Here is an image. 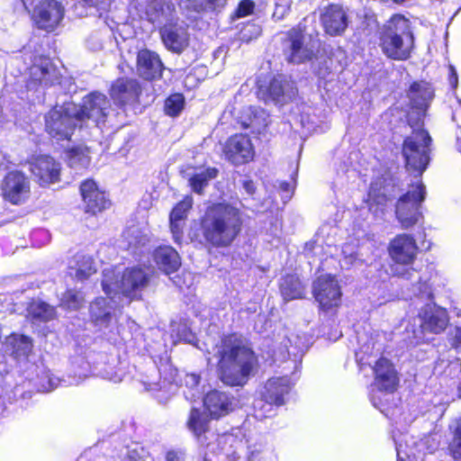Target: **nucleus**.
<instances>
[{"mask_svg":"<svg viewBox=\"0 0 461 461\" xmlns=\"http://www.w3.org/2000/svg\"><path fill=\"white\" fill-rule=\"evenodd\" d=\"M243 212L230 202L209 204L198 218L195 236L208 250L229 249L242 233Z\"/></svg>","mask_w":461,"mask_h":461,"instance_id":"f257e3e1","label":"nucleus"},{"mask_svg":"<svg viewBox=\"0 0 461 461\" xmlns=\"http://www.w3.org/2000/svg\"><path fill=\"white\" fill-rule=\"evenodd\" d=\"M216 348V373L225 385L243 387L258 372V357L242 335L237 332L224 334Z\"/></svg>","mask_w":461,"mask_h":461,"instance_id":"f03ea898","label":"nucleus"},{"mask_svg":"<svg viewBox=\"0 0 461 461\" xmlns=\"http://www.w3.org/2000/svg\"><path fill=\"white\" fill-rule=\"evenodd\" d=\"M377 44L385 58L394 61L409 60L415 50V35L411 20L403 14H393L376 33Z\"/></svg>","mask_w":461,"mask_h":461,"instance_id":"7ed1b4c3","label":"nucleus"},{"mask_svg":"<svg viewBox=\"0 0 461 461\" xmlns=\"http://www.w3.org/2000/svg\"><path fill=\"white\" fill-rule=\"evenodd\" d=\"M432 142L423 124L413 128L411 134L403 138L401 154L407 171L417 173L420 177L422 176L431 161Z\"/></svg>","mask_w":461,"mask_h":461,"instance_id":"20e7f679","label":"nucleus"},{"mask_svg":"<svg viewBox=\"0 0 461 461\" xmlns=\"http://www.w3.org/2000/svg\"><path fill=\"white\" fill-rule=\"evenodd\" d=\"M426 185L421 179L408 185V190L395 203V217L404 230L416 225L423 218L421 207L426 199Z\"/></svg>","mask_w":461,"mask_h":461,"instance_id":"39448f33","label":"nucleus"},{"mask_svg":"<svg viewBox=\"0 0 461 461\" xmlns=\"http://www.w3.org/2000/svg\"><path fill=\"white\" fill-rule=\"evenodd\" d=\"M75 114L76 103L52 106L44 115L45 131L58 141L70 140L78 122Z\"/></svg>","mask_w":461,"mask_h":461,"instance_id":"423d86ee","label":"nucleus"},{"mask_svg":"<svg viewBox=\"0 0 461 461\" xmlns=\"http://www.w3.org/2000/svg\"><path fill=\"white\" fill-rule=\"evenodd\" d=\"M221 157L233 167L248 165L255 160L256 148L248 133L229 136L221 146Z\"/></svg>","mask_w":461,"mask_h":461,"instance_id":"0eeeda50","label":"nucleus"},{"mask_svg":"<svg viewBox=\"0 0 461 461\" xmlns=\"http://www.w3.org/2000/svg\"><path fill=\"white\" fill-rule=\"evenodd\" d=\"M399 190V180L390 173L377 176L369 186L367 198L366 200L369 211L384 212L388 204L393 200V193Z\"/></svg>","mask_w":461,"mask_h":461,"instance_id":"6e6552de","label":"nucleus"},{"mask_svg":"<svg viewBox=\"0 0 461 461\" xmlns=\"http://www.w3.org/2000/svg\"><path fill=\"white\" fill-rule=\"evenodd\" d=\"M29 171L41 187H49L61 180V163L50 154H39L27 160Z\"/></svg>","mask_w":461,"mask_h":461,"instance_id":"1a4fd4ad","label":"nucleus"},{"mask_svg":"<svg viewBox=\"0 0 461 461\" xmlns=\"http://www.w3.org/2000/svg\"><path fill=\"white\" fill-rule=\"evenodd\" d=\"M110 108V101L104 94L92 91L82 98L80 104H76L75 116L78 122L92 120L98 125L106 122Z\"/></svg>","mask_w":461,"mask_h":461,"instance_id":"9d476101","label":"nucleus"},{"mask_svg":"<svg viewBox=\"0 0 461 461\" xmlns=\"http://www.w3.org/2000/svg\"><path fill=\"white\" fill-rule=\"evenodd\" d=\"M83 211L89 216H97L112 206L107 193L93 178H86L79 185Z\"/></svg>","mask_w":461,"mask_h":461,"instance_id":"9b49d317","label":"nucleus"},{"mask_svg":"<svg viewBox=\"0 0 461 461\" xmlns=\"http://www.w3.org/2000/svg\"><path fill=\"white\" fill-rule=\"evenodd\" d=\"M4 200L14 205L24 203L31 195V183L28 176L21 170L8 171L1 184Z\"/></svg>","mask_w":461,"mask_h":461,"instance_id":"f8f14e48","label":"nucleus"},{"mask_svg":"<svg viewBox=\"0 0 461 461\" xmlns=\"http://www.w3.org/2000/svg\"><path fill=\"white\" fill-rule=\"evenodd\" d=\"M312 294L319 303V309L329 312L338 308L341 302V289L335 276L330 274L317 277L312 288Z\"/></svg>","mask_w":461,"mask_h":461,"instance_id":"ddd939ff","label":"nucleus"},{"mask_svg":"<svg viewBox=\"0 0 461 461\" xmlns=\"http://www.w3.org/2000/svg\"><path fill=\"white\" fill-rule=\"evenodd\" d=\"M387 252L394 264L411 267L417 259L420 249L413 235L399 233L390 240Z\"/></svg>","mask_w":461,"mask_h":461,"instance_id":"4468645a","label":"nucleus"},{"mask_svg":"<svg viewBox=\"0 0 461 461\" xmlns=\"http://www.w3.org/2000/svg\"><path fill=\"white\" fill-rule=\"evenodd\" d=\"M64 14L63 5L57 0H41L33 7L31 19L39 30L50 32L59 25Z\"/></svg>","mask_w":461,"mask_h":461,"instance_id":"2eb2a0df","label":"nucleus"},{"mask_svg":"<svg viewBox=\"0 0 461 461\" xmlns=\"http://www.w3.org/2000/svg\"><path fill=\"white\" fill-rule=\"evenodd\" d=\"M108 94L116 106L125 108L140 104L142 86L136 78L120 77L112 82Z\"/></svg>","mask_w":461,"mask_h":461,"instance_id":"dca6fc26","label":"nucleus"},{"mask_svg":"<svg viewBox=\"0 0 461 461\" xmlns=\"http://www.w3.org/2000/svg\"><path fill=\"white\" fill-rule=\"evenodd\" d=\"M149 283V275L140 266L125 267L122 273L119 289L130 301L140 300L142 291Z\"/></svg>","mask_w":461,"mask_h":461,"instance_id":"f3484780","label":"nucleus"},{"mask_svg":"<svg viewBox=\"0 0 461 461\" xmlns=\"http://www.w3.org/2000/svg\"><path fill=\"white\" fill-rule=\"evenodd\" d=\"M56 68L50 58L44 54H36L28 68V84L32 86H52Z\"/></svg>","mask_w":461,"mask_h":461,"instance_id":"a211bd4d","label":"nucleus"},{"mask_svg":"<svg viewBox=\"0 0 461 461\" xmlns=\"http://www.w3.org/2000/svg\"><path fill=\"white\" fill-rule=\"evenodd\" d=\"M203 405L211 419L220 420L235 410V397L218 389H212L205 393Z\"/></svg>","mask_w":461,"mask_h":461,"instance_id":"6ab92c4d","label":"nucleus"},{"mask_svg":"<svg viewBox=\"0 0 461 461\" xmlns=\"http://www.w3.org/2000/svg\"><path fill=\"white\" fill-rule=\"evenodd\" d=\"M374 382L380 392L393 393L399 387V375L393 363L384 357H380L373 367Z\"/></svg>","mask_w":461,"mask_h":461,"instance_id":"aec40b11","label":"nucleus"},{"mask_svg":"<svg viewBox=\"0 0 461 461\" xmlns=\"http://www.w3.org/2000/svg\"><path fill=\"white\" fill-rule=\"evenodd\" d=\"M284 42L286 44L284 49L285 60L289 64H302L311 59L310 52L304 43V33L298 27H293L285 33Z\"/></svg>","mask_w":461,"mask_h":461,"instance_id":"412c9836","label":"nucleus"},{"mask_svg":"<svg viewBox=\"0 0 461 461\" xmlns=\"http://www.w3.org/2000/svg\"><path fill=\"white\" fill-rule=\"evenodd\" d=\"M161 41L167 50L180 54L189 45V34L176 22H167L158 29Z\"/></svg>","mask_w":461,"mask_h":461,"instance_id":"4be33fe9","label":"nucleus"},{"mask_svg":"<svg viewBox=\"0 0 461 461\" xmlns=\"http://www.w3.org/2000/svg\"><path fill=\"white\" fill-rule=\"evenodd\" d=\"M136 68L139 76L147 81L161 78L165 68L159 55L148 49L138 51Z\"/></svg>","mask_w":461,"mask_h":461,"instance_id":"5701e85b","label":"nucleus"},{"mask_svg":"<svg viewBox=\"0 0 461 461\" xmlns=\"http://www.w3.org/2000/svg\"><path fill=\"white\" fill-rule=\"evenodd\" d=\"M291 391L290 380L286 376L267 379L260 392V399L267 404L280 407L285 404V397Z\"/></svg>","mask_w":461,"mask_h":461,"instance_id":"b1692460","label":"nucleus"},{"mask_svg":"<svg viewBox=\"0 0 461 461\" xmlns=\"http://www.w3.org/2000/svg\"><path fill=\"white\" fill-rule=\"evenodd\" d=\"M324 32L330 36H341L348 25V15L341 5L330 4L321 15Z\"/></svg>","mask_w":461,"mask_h":461,"instance_id":"393cba45","label":"nucleus"},{"mask_svg":"<svg viewBox=\"0 0 461 461\" xmlns=\"http://www.w3.org/2000/svg\"><path fill=\"white\" fill-rule=\"evenodd\" d=\"M419 317L421 321V329L433 334L443 332L447 327L449 321L445 309L431 305L424 307L420 312Z\"/></svg>","mask_w":461,"mask_h":461,"instance_id":"a878e982","label":"nucleus"},{"mask_svg":"<svg viewBox=\"0 0 461 461\" xmlns=\"http://www.w3.org/2000/svg\"><path fill=\"white\" fill-rule=\"evenodd\" d=\"M152 258L158 268L166 275L176 273L181 267L179 253L169 245H159L155 248Z\"/></svg>","mask_w":461,"mask_h":461,"instance_id":"bb28decb","label":"nucleus"},{"mask_svg":"<svg viewBox=\"0 0 461 461\" xmlns=\"http://www.w3.org/2000/svg\"><path fill=\"white\" fill-rule=\"evenodd\" d=\"M210 416H205L199 408L192 407L186 420L187 429L198 441L206 447L209 446L206 433L210 431Z\"/></svg>","mask_w":461,"mask_h":461,"instance_id":"cd10ccee","label":"nucleus"},{"mask_svg":"<svg viewBox=\"0 0 461 461\" xmlns=\"http://www.w3.org/2000/svg\"><path fill=\"white\" fill-rule=\"evenodd\" d=\"M243 447V440L231 433H223L216 438V450L224 455L228 461L240 460Z\"/></svg>","mask_w":461,"mask_h":461,"instance_id":"c85d7f7f","label":"nucleus"},{"mask_svg":"<svg viewBox=\"0 0 461 461\" xmlns=\"http://www.w3.org/2000/svg\"><path fill=\"white\" fill-rule=\"evenodd\" d=\"M6 345L14 359L26 358L32 352L33 340L30 336L12 332L6 337Z\"/></svg>","mask_w":461,"mask_h":461,"instance_id":"c756f323","label":"nucleus"},{"mask_svg":"<svg viewBox=\"0 0 461 461\" xmlns=\"http://www.w3.org/2000/svg\"><path fill=\"white\" fill-rule=\"evenodd\" d=\"M409 91L411 94V103L419 109L426 108L434 97V88L430 83L426 81L412 82Z\"/></svg>","mask_w":461,"mask_h":461,"instance_id":"7c9ffc66","label":"nucleus"},{"mask_svg":"<svg viewBox=\"0 0 461 461\" xmlns=\"http://www.w3.org/2000/svg\"><path fill=\"white\" fill-rule=\"evenodd\" d=\"M108 303L104 297L95 298L90 305V321L96 327H108L112 321V314L107 310Z\"/></svg>","mask_w":461,"mask_h":461,"instance_id":"2f4dec72","label":"nucleus"},{"mask_svg":"<svg viewBox=\"0 0 461 461\" xmlns=\"http://www.w3.org/2000/svg\"><path fill=\"white\" fill-rule=\"evenodd\" d=\"M258 94L266 103H277L285 95L284 82L276 77H272L267 84L258 86Z\"/></svg>","mask_w":461,"mask_h":461,"instance_id":"473e14b6","label":"nucleus"},{"mask_svg":"<svg viewBox=\"0 0 461 461\" xmlns=\"http://www.w3.org/2000/svg\"><path fill=\"white\" fill-rule=\"evenodd\" d=\"M218 175V168L208 167L200 173L193 174L188 179V185L194 193L202 195L204 193V188L208 186L209 182L216 178Z\"/></svg>","mask_w":461,"mask_h":461,"instance_id":"72a5a7b5","label":"nucleus"},{"mask_svg":"<svg viewBox=\"0 0 461 461\" xmlns=\"http://www.w3.org/2000/svg\"><path fill=\"white\" fill-rule=\"evenodd\" d=\"M280 291L286 300L299 299L303 297V285L296 275L286 274L282 278Z\"/></svg>","mask_w":461,"mask_h":461,"instance_id":"f704fd0d","label":"nucleus"},{"mask_svg":"<svg viewBox=\"0 0 461 461\" xmlns=\"http://www.w3.org/2000/svg\"><path fill=\"white\" fill-rule=\"evenodd\" d=\"M28 315L32 321L48 322L56 318L54 306L43 301L32 303L28 307Z\"/></svg>","mask_w":461,"mask_h":461,"instance_id":"c9c22d12","label":"nucleus"},{"mask_svg":"<svg viewBox=\"0 0 461 461\" xmlns=\"http://www.w3.org/2000/svg\"><path fill=\"white\" fill-rule=\"evenodd\" d=\"M84 303V295L80 290L67 288L61 294L59 306L66 311H78Z\"/></svg>","mask_w":461,"mask_h":461,"instance_id":"e433bc0d","label":"nucleus"},{"mask_svg":"<svg viewBox=\"0 0 461 461\" xmlns=\"http://www.w3.org/2000/svg\"><path fill=\"white\" fill-rule=\"evenodd\" d=\"M185 99L182 93L170 94L164 101V113L170 117H177L185 108Z\"/></svg>","mask_w":461,"mask_h":461,"instance_id":"4c0bfd02","label":"nucleus"},{"mask_svg":"<svg viewBox=\"0 0 461 461\" xmlns=\"http://www.w3.org/2000/svg\"><path fill=\"white\" fill-rule=\"evenodd\" d=\"M194 200L192 195L186 194L179 201L169 213V221H180L187 218L189 211L192 209Z\"/></svg>","mask_w":461,"mask_h":461,"instance_id":"58836bf2","label":"nucleus"},{"mask_svg":"<svg viewBox=\"0 0 461 461\" xmlns=\"http://www.w3.org/2000/svg\"><path fill=\"white\" fill-rule=\"evenodd\" d=\"M447 450L454 460L461 461V420L455 428L452 439L447 446Z\"/></svg>","mask_w":461,"mask_h":461,"instance_id":"ea45409f","label":"nucleus"},{"mask_svg":"<svg viewBox=\"0 0 461 461\" xmlns=\"http://www.w3.org/2000/svg\"><path fill=\"white\" fill-rule=\"evenodd\" d=\"M261 34L260 27L253 22L246 23L240 30V40L242 42L249 43V41L258 38Z\"/></svg>","mask_w":461,"mask_h":461,"instance_id":"a19ab883","label":"nucleus"},{"mask_svg":"<svg viewBox=\"0 0 461 461\" xmlns=\"http://www.w3.org/2000/svg\"><path fill=\"white\" fill-rule=\"evenodd\" d=\"M255 3L252 0H240L235 8L232 18H243L254 13Z\"/></svg>","mask_w":461,"mask_h":461,"instance_id":"79ce46f5","label":"nucleus"},{"mask_svg":"<svg viewBox=\"0 0 461 461\" xmlns=\"http://www.w3.org/2000/svg\"><path fill=\"white\" fill-rule=\"evenodd\" d=\"M223 0H193L194 10L200 12L214 11Z\"/></svg>","mask_w":461,"mask_h":461,"instance_id":"37998d69","label":"nucleus"},{"mask_svg":"<svg viewBox=\"0 0 461 461\" xmlns=\"http://www.w3.org/2000/svg\"><path fill=\"white\" fill-rule=\"evenodd\" d=\"M450 346L457 352H461V326H456L447 333Z\"/></svg>","mask_w":461,"mask_h":461,"instance_id":"c03bdc74","label":"nucleus"},{"mask_svg":"<svg viewBox=\"0 0 461 461\" xmlns=\"http://www.w3.org/2000/svg\"><path fill=\"white\" fill-rule=\"evenodd\" d=\"M178 222L179 221H169L171 232L173 234L174 240L176 243H180L183 235V231Z\"/></svg>","mask_w":461,"mask_h":461,"instance_id":"a18cd8bd","label":"nucleus"},{"mask_svg":"<svg viewBox=\"0 0 461 461\" xmlns=\"http://www.w3.org/2000/svg\"><path fill=\"white\" fill-rule=\"evenodd\" d=\"M448 82L453 89L456 88L458 84V76L453 66H449Z\"/></svg>","mask_w":461,"mask_h":461,"instance_id":"49530a36","label":"nucleus"},{"mask_svg":"<svg viewBox=\"0 0 461 461\" xmlns=\"http://www.w3.org/2000/svg\"><path fill=\"white\" fill-rule=\"evenodd\" d=\"M69 158H79L81 156H85V151L80 147H73L68 150Z\"/></svg>","mask_w":461,"mask_h":461,"instance_id":"de8ad7c7","label":"nucleus"},{"mask_svg":"<svg viewBox=\"0 0 461 461\" xmlns=\"http://www.w3.org/2000/svg\"><path fill=\"white\" fill-rule=\"evenodd\" d=\"M242 185L249 194L252 195L256 193V185L253 180L247 179L243 181Z\"/></svg>","mask_w":461,"mask_h":461,"instance_id":"09e8293b","label":"nucleus"},{"mask_svg":"<svg viewBox=\"0 0 461 461\" xmlns=\"http://www.w3.org/2000/svg\"><path fill=\"white\" fill-rule=\"evenodd\" d=\"M167 461H180L179 456L175 451H168L166 455Z\"/></svg>","mask_w":461,"mask_h":461,"instance_id":"8fccbe9b","label":"nucleus"},{"mask_svg":"<svg viewBox=\"0 0 461 461\" xmlns=\"http://www.w3.org/2000/svg\"><path fill=\"white\" fill-rule=\"evenodd\" d=\"M21 1H22L23 5L24 8L27 10V12L32 13L31 10H30V7L31 6H33V7L35 6L34 3H35L36 0H21Z\"/></svg>","mask_w":461,"mask_h":461,"instance_id":"3c124183","label":"nucleus"},{"mask_svg":"<svg viewBox=\"0 0 461 461\" xmlns=\"http://www.w3.org/2000/svg\"><path fill=\"white\" fill-rule=\"evenodd\" d=\"M102 288L106 295H110L112 293L111 285L105 282L102 283Z\"/></svg>","mask_w":461,"mask_h":461,"instance_id":"603ef678","label":"nucleus"},{"mask_svg":"<svg viewBox=\"0 0 461 461\" xmlns=\"http://www.w3.org/2000/svg\"><path fill=\"white\" fill-rule=\"evenodd\" d=\"M457 392H458L459 397H461V381H460V384H459V385L457 387Z\"/></svg>","mask_w":461,"mask_h":461,"instance_id":"864d4df0","label":"nucleus"},{"mask_svg":"<svg viewBox=\"0 0 461 461\" xmlns=\"http://www.w3.org/2000/svg\"><path fill=\"white\" fill-rule=\"evenodd\" d=\"M194 377L195 379V384H198L199 383V376L194 375Z\"/></svg>","mask_w":461,"mask_h":461,"instance_id":"5fc2aeb1","label":"nucleus"},{"mask_svg":"<svg viewBox=\"0 0 461 461\" xmlns=\"http://www.w3.org/2000/svg\"><path fill=\"white\" fill-rule=\"evenodd\" d=\"M203 461H212V460L207 459V458H203Z\"/></svg>","mask_w":461,"mask_h":461,"instance_id":"6e6d98bb","label":"nucleus"},{"mask_svg":"<svg viewBox=\"0 0 461 461\" xmlns=\"http://www.w3.org/2000/svg\"><path fill=\"white\" fill-rule=\"evenodd\" d=\"M85 1L86 2L87 0H85Z\"/></svg>","mask_w":461,"mask_h":461,"instance_id":"4d7b16f0","label":"nucleus"}]
</instances>
